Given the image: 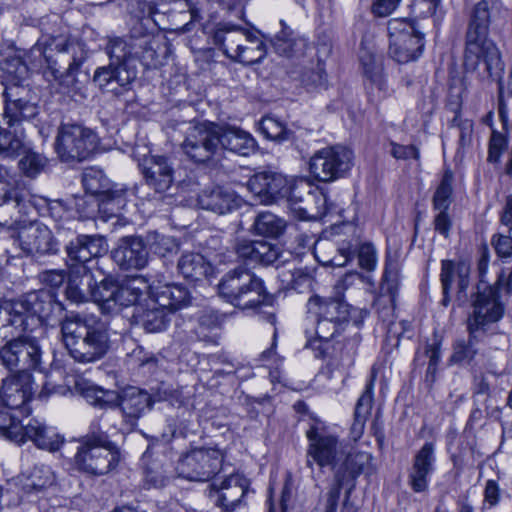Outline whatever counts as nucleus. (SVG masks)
Instances as JSON below:
<instances>
[{
    "instance_id": "f257e3e1",
    "label": "nucleus",
    "mask_w": 512,
    "mask_h": 512,
    "mask_svg": "<svg viewBox=\"0 0 512 512\" xmlns=\"http://www.w3.org/2000/svg\"><path fill=\"white\" fill-rule=\"evenodd\" d=\"M489 22V1L482 0L475 6L466 32L464 68L479 77L498 78L503 62L496 44L488 38Z\"/></svg>"
},
{
    "instance_id": "f03ea898",
    "label": "nucleus",
    "mask_w": 512,
    "mask_h": 512,
    "mask_svg": "<svg viewBox=\"0 0 512 512\" xmlns=\"http://www.w3.org/2000/svg\"><path fill=\"white\" fill-rule=\"evenodd\" d=\"M62 340L71 357L79 363L101 359L109 348L105 324L96 317L75 314L61 321Z\"/></svg>"
},
{
    "instance_id": "7ed1b4c3",
    "label": "nucleus",
    "mask_w": 512,
    "mask_h": 512,
    "mask_svg": "<svg viewBox=\"0 0 512 512\" xmlns=\"http://www.w3.org/2000/svg\"><path fill=\"white\" fill-rule=\"evenodd\" d=\"M190 293L182 285L153 283L149 286L145 303L134 308L135 324L148 333H159L167 329L171 316L190 305Z\"/></svg>"
},
{
    "instance_id": "20e7f679",
    "label": "nucleus",
    "mask_w": 512,
    "mask_h": 512,
    "mask_svg": "<svg viewBox=\"0 0 512 512\" xmlns=\"http://www.w3.org/2000/svg\"><path fill=\"white\" fill-rule=\"evenodd\" d=\"M74 390L90 405L108 409L119 407L123 419L130 425H135L137 420L152 408L151 395L137 387H127L118 393L115 390L104 389L91 381L79 378L75 381Z\"/></svg>"
},
{
    "instance_id": "39448f33",
    "label": "nucleus",
    "mask_w": 512,
    "mask_h": 512,
    "mask_svg": "<svg viewBox=\"0 0 512 512\" xmlns=\"http://www.w3.org/2000/svg\"><path fill=\"white\" fill-rule=\"evenodd\" d=\"M56 308H59V304L52 292L40 290L28 293L12 301L7 308L6 314L9 317L5 328L44 335L43 321L48 319Z\"/></svg>"
},
{
    "instance_id": "423d86ee",
    "label": "nucleus",
    "mask_w": 512,
    "mask_h": 512,
    "mask_svg": "<svg viewBox=\"0 0 512 512\" xmlns=\"http://www.w3.org/2000/svg\"><path fill=\"white\" fill-rule=\"evenodd\" d=\"M213 39L229 59L244 65L258 63L266 55L265 45L258 36L234 24H219Z\"/></svg>"
},
{
    "instance_id": "0eeeda50",
    "label": "nucleus",
    "mask_w": 512,
    "mask_h": 512,
    "mask_svg": "<svg viewBox=\"0 0 512 512\" xmlns=\"http://www.w3.org/2000/svg\"><path fill=\"white\" fill-rule=\"evenodd\" d=\"M30 57L42 65V60L50 65L51 63H57L54 60V55L57 53L60 57V61L67 64V76L64 82H67V93L70 97L75 96L73 88H70V84L74 86L75 79L73 73L78 70L82 63L86 59V53L83 47L73 41H69L66 36H43L36 44L30 49Z\"/></svg>"
},
{
    "instance_id": "6e6552de",
    "label": "nucleus",
    "mask_w": 512,
    "mask_h": 512,
    "mask_svg": "<svg viewBox=\"0 0 512 512\" xmlns=\"http://www.w3.org/2000/svg\"><path fill=\"white\" fill-rule=\"evenodd\" d=\"M219 295L241 309H250L266 301L263 281L253 272L238 267L228 272L218 284Z\"/></svg>"
},
{
    "instance_id": "1a4fd4ad",
    "label": "nucleus",
    "mask_w": 512,
    "mask_h": 512,
    "mask_svg": "<svg viewBox=\"0 0 512 512\" xmlns=\"http://www.w3.org/2000/svg\"><path fill=\"white\" fill-rule=\"evenodd\" d=\"M120 461L118 448L101 436L87 437L74 456L75 467L86 474L99 476L114 469Z\"/></svg>"
},
{
    "instance_id": "9d476101",
    "label": "nucleus",
    "mask_w": 512,
    "mask_h": 512,
    "mask_svg": "<svg viewBox=\"0 0 512 512\" xmlns=\"http://www.w3.org/2000/svg\"><path fill=\"white\" fill-rule=\"evenodd\" d=\"M98 144L97 135L78 124H62L55 139V150L64 162H81L89 158Z\"/></svg>"
},
{
    "instance_id": "9b49d317",
    "label": "nucleus",
    "mask_w": 512,
    "mask_h": 512,
    "mask_svg": "<svg viewBox=\"0 0 512 512\" xmlns=\"http://www.w3.org/2000/svg\"><path fill=\"white\" fill-rule=\"evenodd\" d=\"M389 53L398 63L417 60L422 54L423 34L406 19H391L388 22Z\"/></svg>"
},
{
    "instance_id": "f8f14e48",
    "label": "nucleus",
    "mask_w": 512,
    "mask_h": 512,
    "mask_svg": "<svg viewBox=\"0 0 512 512\" xmlns=\"http://www.w3.org/2000/svg\"><path fill=\"white\" fill-rule=\"evenodd\" d=\"M223 454L216 448H195L183 454L176 465L179 477L189 481L206 482L221 469Z\"/></svg>"
},
{
    "instance_id": "ddd939ff",
    "label": "nucleus",
    "mask_w": 512,
    "mask_h": 512,
    "mask_svg": "<svg viewBox=\"0 0 512 512\" xmlns=\"http://www.w3.org/2000/svg\"><path fill=\"white\" fill-rule=\"evenodd\" d=\"M504 314V306L499 300L498 290L486 286L479 290L473 302V311L467 319L469 334L477 335L485 332L494 323H497Z\"/></svg>"
},
{
    "instance_id": "4468645a",
    "label": "nucleus",
    "mask_w": 512,
    "mask_h": 512,
    "mask_svg": "<svg viewBox=\"0 0 512 512\" xmlns=\"http://www.w3.org/2000/svg\"><path fill=\"white\" fill-rule=\"evenodd\" d=\"M5 98L4 119L9 127H16L32 120L38 114V106L29 88L11 84L3 92Z\"/></svg>"
},
{
    "instance_id": "2eb2a0df",
    "label": "nucleus",
    "mask_w": 512,
    "mask_h": 512,
    "mask_svg": "<svg viewBox=\"0 0 512 512\" xmlns=\"http://www.w3.org/2000/svg\"><path fill=\"white\" fill-rule=\"evenodd\" d=\"M82 182L86 192L101 197L99 210L109 216H116L125 205L122 195L110 191V181L101 170L87 169Z\"/></svg>"
},
{
    "instance_id": "dca6fc26",
    "label": "nucleus",
    "mask_w": 512,
    "mask_h": 512,
    "mask_svg": "<svg viewBox=\"0 0 512 512\" xmlns=\"http://www.w3.org/2000/svg\"><path fill=\"white\" fill-rule=\"evenodd\" d=\"M34 392V381L28 371H17L2 380L0 399L10 409L28 411L27 403Z\"/></svg>"
},
{
    "instance_id": "f3484780",
    "label": "nucleus",
    "mask_w": 512,
    "mask_h": 512,
    "mask_svg": "<svg viewBox=\"0 0 512 512\" xmlns=\"http://www.w3.org/2000/svg\"><path fill=\"white\" fill-rule=\"evenodd\" d=\"M218 146L217 130L202 124L190 128L182 143L184 153L196 162L209 160Z\"/></svg>"
},
{
    "instance_id": "a211bd4d",
    "label": "nucleus",
    "mask_w": 512,
    "mask_h": 512,
    "mask_svg": "<svg viewBox=\"0 0 512 512\" xmlns=\"http://www.w3.org/2000/svg\"><path fill=\"white\" fill-rule=\"evenodd\" d=\"M370 459L367 453L345 455L335 470V484L328 493L326 512H335L342 486L348 479L360 475Z\"/></svg>"
},
{
    "instance_id": "6ab92c4d",
    "label": "nucleus",
    "mask_w": 512,
    "mask_h": 512,
    "mask_svg": "<svg viewBox=\"0 0 512 512\" xmlns=\"http://www.w3.org/2000/svg\"><path fill=\"white\" fill-rule=\"evenodd\" d=\"M146 184L157 193L167 191L174 180V168L165 156L148 155L139 163Z\"/></svg>"
},
{
    "instance_id": "aec40b11",
    "label": "nucleus",
    "mask_w": 512,
    "mask_h": 512,
    "mask_svg": "<svg viewBox=\"0 0 512 512\" xmlns=\"http://www.w3.org/2000/svg\"><path fill=\"white\" fill-rule=\"evenodd\" d=\"M14 243L27 255L48 254L56 250L51 231L46 226L30 224L21 228Z\"/></svg>"
},
{
    "instance_id": "412c9836",
    "label": "nucleus",
    "mask_w": 512,
    "mask_h": 512,
    "mask_svg": "<svg viewBox=\"0 0 512 512\" xmlns=\"http://www.w3.org/2000/svg\"><path fill=\"white\" fill-rule=\"evenodd\" d=\"M112 258L123 270H140L148 263V252L142 238L127 236L118 241Z\"/></svg>"
},
{
    "instance_id": "4be33fe9",
    "label": "nucleus",
    "mask_w": 512,
    "mask_h": 512,
    "mask_svg": "<svg viewBox=\"0 0 512 512\" xmlns=\"http://www.w3.org/2000/svg\"><path fill=\"white\" fill-rule=\"evenodd\" d=\"M30 208V193L27 189L19 185L0 188V224H6L8 219L17 222L19 216L29 213Z\"/></svg>"
},
{
    "instance_id": "5701e85b",
    "label": "nucleus",
    "mask_w": 512,
    "mask_h": 512,
    "mask_svg": "<svg viewBox=\"0 0 512 512\" xmlns=\"http://www.w3.org/2000/svg\"><path fill=\"white\" fill-rule=\"evenodd\" d=\"M107 250L105 239L100 235H77L66 245L70 267L85 265Z\"/></svg>"
},
{
    "instance_id": "b1692460",
    "label": "nucleus",
    "mask_w": 512,
    "mask_h": 512,
    "mask_svg": "<svg viewBox=\"0 0 512 512\" xmlns=\"http://www.w3.org/2000/svg\"><path fill=\"white\" fill-rule=\"evenodd\" d=\"M353 152L336 145L322 151V182H331L344 177L353 166Z\"/></svg>"
},
{
    "instance_id": "393cba45",
    "label": "nucleus",
    "mask_w": 512,
    "mask_h": 512,
    "mask_svg": "<svg viewBox=\"0 0 512 512\" xmlns=\"http://www.w3.org/2000/svg\"><path fill=\"white\" fill-rule=\"evenodd\" d=\"M198 205L204 210L211 211L218 215L231 213L242 205V198L234 191L224 187L205 189L197 199Z\"/></svg>"
},
{
    "instance_id": "a878e982",
    "label": "nucleus",
    "mask_w": 512,
    "mask_h": 512,
    "mask_svg": "<svg viewBox=\"0 0 512 512\" xmlns=\"http://www.w3.org/2000/svg\"><path fill=\"white\" fill-rule=\"evenodd\" d=\"M134 58H137L146 68H156L161 62L164 50V41L161 36H155L149 31H138L136 33Z\"/></svg>"
},
{
    "instance_id": "bb28decb",
    "label": "nucleus",
    "mask_w": 512,
    "mask_h": 512,
    "mask_svg": "<svg viewBox=\"0 0 512 512\" xmlns=\"http://www.w3.org/2000/svg\"><path fill=\"white\" fill-rule=\"evenodd\" d=\"M137 76V71L134 67H130L128 62L116 63L111 62L108 67H101L95 71L94 82L101 88L109 87V91L119 93L114 84L120 88L129 86Z\"/></svg>"
},
{
    "instance_id": "cd10ccee",
    "label": "nucleus",
    "mask_w": 512,
    "mask_h": 512,
    "mask_svg": "<svg viewBox=\"0 0 512 512\" xmlns=\"http://www.w3.org/2000/svg\"><path fill=\"white\" fill-rule=\"evenodd\" d=\"M93 275L86 265L70 267L65 295L75 304L86 303L92 295Z\"/></svg>"
},
{
    "instance_id": "c85d7f7f",
    "label": "nucleus",
    "mask_w": 512,
    "mask_h": 512,
    "mask_svg": "<svg viewBox=\"0 0 512 512\" xmlns=\"http://www.w3.org/2000/svg\"><path fill=\"white\" fill-rule=\"evenodd\" d=\"M15 341L17 342V352L20 362L18 371H28L37 369L41 364V346L40 339L43 334L34 332H15Z\"/></svg>"
},
{
    "instance_id": "c756f323",
    "label": "nucleus",
    "mask_w": 512,
    "mask_h": 512,
    "mask_svg": "<svg viewBox=\"0 0 512 512\" xmlns=\"http://www.w3.org/2000/svg\"><path fill=\"white\" fill-rule=\"evenodd\" d=\"M23 443L27 440L32 441L38 448L55 452L59 450L64 439L53 428L36 419H31L23 426L21 432Z\"/></svg>"
},
{
    "instance_id": "7c9ffc66",
    "label": "nucleus",
    "mask_w": 512,
    "mask_h": 512,
    "mask_svg": "<svg viewBox=\"0 0 512 512\" xmlns=\"http://www.w3.org/2000/svg\"><path fill=\"white\" fill-rule=\"evenodd\" d=\"M363 75L369 83L368 89L377 91L379 99L388 95V83L384 73L383 60L370 52H363L360 56Z\"/></svg>"
},
{
    "instance_id": "2f4dec72",
    "label": "nucleus",
    "mask_w": 512,
    "mask_h": 512,
    "mask_svg": "<svg viewBox=\"0 0 512 512\" xmlns=\"http://www.w3.org/2000/svg\"><path fill=\"white\" fill-rule=\"evenodd\" d=\"M363 75L369 83L368 89L377 91L379 99L388 95V83L384 73L383 60L370 52H363L360 56Z\"/></svg>"
},
{
    "instance_id": "473e14b6",
    "label": "nucleus",
    "mask_w": 512,
    "mask_h": 512,
    "mask_svg": "<svg viewBox=\"0 0 512 512\" xmlns=\"http://www.w3.org/2000/svg\"><path fill=\"white\" fill-rule=\"evenodd\" d=\"M363 75L369 83L368 89L377 91L379 99L388 95V83L384 73L383 60L370 52H363L360 56Z\"/></svg>"
},
{
    "instance_id": "72a5a7b5",
    "label": "nucleus",
    "mask_w": 512,
    "mask_h": 512,
    "mask_svg": "<svg viewBox=\"0 0 512 512\" xmlns=\"http://www.w3.org/2000/svg\"><path fill=\"white\" fill-rule=\"evenodd\" d=\"M470 267L465 262H454L443 260L441 265L440 279L445 294L449 293L452 286H457L458 297H465L469 285Z\"/></svg>"
},
{
    "instance_id": "f704fd0d",
    "label": "nucleus",
    "mask_w": 512,
    "mask_h": 512,
    "mask_svg": "<svg viewBox=\"0 0 512 512\" xmlns=\"http://www.w3.org/2000/svg\"><path fill=\"white\" fill-rule=\"evenodd\" d=\"M217 133L219 145L241 156H248L257 148V142L253 136L240 128H221Z\"/></svg>"
},
{
    "instance_id": "c9c22d12",
    "label": "nucleus",
    "mask_w": 512,
    "mask_h": 512,
    "mask_svg": "<svg viewBox=\"0 0 512 512\" xmlns=\"http://www.w3.org/2000/svg\"><path fill=\"white\" fill-rule=\"evenodd\" d=\"M247 491V480L238 475H230L222 481L216 491V503L227 509L233 510L244 497Z\"/></svg>"
},
{
    "instance_id": "e433bc0d",
    "label": "nucleus",
    "mask_w": 512,
    "mask_h": 512,
    "mask_svg": "<svg viewBox=\"0 0 512 512\" xmlns=\"http://www.w3.org/2000/svg\"><path fill=\"white\" fill-rule=\"evenodd\" d=\"M179 273L190 281H200L212 274L213 268L203 255L194 252L184 253L178 260Z\"/></svg>"
},
{
    "instance_id": "4c0bfd02",
    "label": "nucleus",
    "mask_w": 512,
    "mask_h": 512,
    "mask_svg": "<svg viewBox=\"0 0 512 512\" xmlns=\"http://www.w3.org/2000/svg\"><path fill=\"white\" fill-rule=\"evenodd\" d=\"M282 29L272 39V45L276 53L286 57L304 54L308 45L307 40L303 37H293V31L280 22Z\"/></svg>"
},
{
    "instance_id": "58836bf2",
    "label": "nucleus",
    "mask_w": 512,
    "mask_h": 512,
    "mask_svg": "<svg viewBox=\"0 0 512 512\" xmlns=\"http://www.w3.org/2000/svg\"><path fill=\"white\" fill-rule=\"evenodd\" d=\"M306 320L312 325L311 328L305 329V349L315 351V358L320 357V338L317 327L320 323V297L313 294L306 304Z\"/></svg>"
},
{
    "instance_id": "ea45409f",
    "label": "nucleus",
    "mask_w": 512,
    "mask_h": 512,
    "mask_svg": "<svg viewBox=\"0 0 512 512\" xmlns=\"http://www.w3.org/2000/svg\"><path fill=\"white\" fill-rule=\"evenodd\" d=\"M126 9L130 16L137 21L135 25L138 31H149L156 25L154 15L157 8L152 2L144 0H126Z\"/></svg>"
},
{
    "instance_id": "a19ab883",
    "label": "nucleus",
    "mask_w": 512,
    "mask_h": 512,
    "mask_svg": "<svg viewBox=\"0 0 512 512\" xmlns=\"http://www.w3.org/2000/svg\"><path fill=\"white\" fill-rule=\"evenodd\" d=\"M136 33L137 27L133 26L128 38L116 37L109 40L106 51L114 64L134 59L135 48L132 45L135 44Z\"/></svg>"
},
{
    "instance_id": "79ce46f5",
    "label": "nucleus",
    "mask_w": 512,
    "mask_h": 512,
    "mask_svg": "<svg viewBox=\"0 0 512 512\" xmlns=\"http://www.w3.org/2000/svg\"><path fill=\"white\" fill-rule=\"evenodd\" d=\"M373 387V380H370L357 401L354 413V423L351 427V432L354 436V439H357L362 435L365 423L370 416L373 404Z\"/></svg>"
},
{
    "instance_id": "37998d69",
    "label": "nucleus",
    "mask_w": 512,
    "mask_h": 512,
    "mask_svg": "<svg viewBox=\"0 0 512 512\" xmlns=\"http://www.w3.org/2000/svg\"><path fill=\"white\" fill-rule=\"evenodd\" d=\"M56 482V474L48 465L38 463L27 473L25 488L29 491H41Z\"/></svg>"
},
{
    "instance_id": "c03bdc74",
    "label": "nucleus",
    "mask_w": 512,
    "mask_h": 512,
    "mask_svg": "<svg viewBox=\"0 0 512 512\" xmlns=\"http://www.w3.org/2000/svg\"><path fill=\"white\" fill-rule=\"evenodd\" d=\"M284 229L285 222L268 211L259 213L252 225L253 233L265 237L276 238L283 233Z\"/></svg>"
},
{
    "instance_id": "a18cd8bd",
    "label": "nucleus",
    "mask_w": 512,
    "mask_h": 512,
    "mask_svg": "<svg viewBox=\"0 0 512 512\" xmlns=\"http://www.w3.org/2000/svg\"><path fill=\"white\" fill-rule=\"evenodd\" d=\"M345 455V444L332 435H322V466L332 465L336 470Z\"/></svg>"
},
{
    "instance_id": "49530a36",
    "label": "nucleus",
    "mask_w": 512,
    "mask_h": 512,
    "mask_svg": "<svg viewBox=\"0 0 512 512\" xmlns=\"http://www.w3.org/2000/svg\"><path fill=\"white\" fill-rule=\"evenodd\" d=\"M291 189V185L283 175L269 171L267 187H265L267 193L263 195L261 203L272 204L279 197L290 195Z\"/></svg>"
},
{
    "instance_id": "de8ad7c7",
    "label": "nucleus",
    "mask_w": 512,
    "mask_h": 512,
    "mask_svg": "<svg viewBox=\"0 0 512 512\" xmlns=\"http://www.w3.org/2000/svg\"><path fill=\"white\" fill-rule=\"evenodd\" d=\"M139 283L145 287L144 283L138 279L128 280L120 286L117 285L115 290V307H136L139 304L137 303L138 300L143 294V289L138 285Z\"/></svg>"
},
{
    "instance_id": "09e8293b",
    "label": "nucleus",
    "mask_w": 512,
    "mask_h": 512,
    "mask_svg": "<svg viewBox=\"0 0 512 512\" xmlns=\"http://www.w3.org/2000/svg\"><path fill=\"white\" fill-rule=\"evenodd\" d=\"M23 424L6 409H0V437L17 444H23Z\"/></svg>"
},
{
    "instance_id": "8fccbe9b",
    "label": "nucleus",
    "mask_w": 512,
    "mask_h": 512,
    "mask_svg": "<svg viewBox=\"0 0 512 512\" xmlns=\"http://www.w3.org/2000/svg\"><path fill=\"white\" fill-rule=\"evenodd\" d=\"M259 130L267 139L276 142L287 141L292 136V131L273 116H264L259 122Z\"/></svg>"
},
{
    "instance_id": "3c124183",
    "label": "nucleus",
    "mask_w": 512,
    "mask_h": 512,
    "mask_svg": "<svg viewBox=\"0 0 512 512\" xmlns=\"http://www.w3.org/2000/svg\"><path fill=\"white\" fill-rule=\"evenodd\" d=\"M117 285L109 279H103L99 284L93 285L91 299L100 305L103 310L115 309V295Z\"/></svg>"
},
{
    "instance_id": "603ef678",
    "label": "nucleus",
    "mask_w": 512,
    "mask_h": 512,
    "mask_svg": "<svg viewBox=\"0 0 512 512\" xmlns=\"http://www.w3.org/2000/svg\"><path fill=\"white\" fill-rule=\"evenodd\" d=\"M24 149V140L22 132L16 129L12 133L0 126V154L5 157H17Z\"/></svg>"
},
{
    "instance_id": "864d4df0",
    "label": "nucleus",
    "mask_w": 512,
    "mask_h": 512,
    "mask_svg": "<svg viewBox=\"0 0 512 512\" xmlns=\"http://www.w3.org/2000/svg\"><path fill=\"white\" fill-rule=\"evenodd\" d=\"M306 437L309 441V446L306 454V466L309 470L310 476L316 480L314 465L320 467V434L316 425L311 427L306 432Z\"/></svg>"
},
{
    "instance_id": "5fc2aeb1",
    "label": "nucleus",
    "mask_w": 512,
    "mask_h": 512,
    "mask_svg": "<svg viewBox=\"0 0 512 512\" xmlns=\"http://www.w3.org/2000/svg\"><path fill=\"white\" fill-rule=\"evenodd\" d=\"M47 158L37 152L27 151L19 160L18 166L20 171L29 178H36L47 166Z\"/></svg>"
},
{
    "instance_id": "6e6d98bb",
    "label": "nucleus",
    "mask_w": 512,
    "mask_h": 512,
    "mask_svg": "<svg viewBox=\"0 0 512 512\" xmlns=\"http://www.w3.org/2000/svg\"><path fill=\"white\" fill-rule=\"evenodd\" d=\"M148 244L150 250L160 257L176 253L179 249V244L173 237L158 232H152L148 235Z\"/></svg>"
},
{
    "instance_id": "4d7b16f0",
    "label": "nucleus",
    "mask_w": 512,
    "mask_h": 512,
    "mask_svg": "<svg viewBox=\"0 0 512 512\" xmlns=\"http://www.w3.org/2000/svg\"><path fill=\"white\" fill-rule=\"evenodd\" d=\"M1 69L10 78L11 84L22 85L29 74L27 65L17 56H10L2 63Z\"/></svg>"
},
{
    "instance_id": "13d9d810",
    "label": "nucleus",
    "mask_w": 512,
    "mask_h": 512,
    "mask_svg": "<svg viewBox=\"0 0 512 512\" xmlns=\"http://www.w3.org/2000/svg\"><path fill=\"white\" fill-rule=\"evenodd\" d=\"M168 479V470L164 468L160 461H152L144 470V481L148 487H163Z\"/></svg>"
},
{
    "instance_id": "bf43d9fd",
    "label": "nucleus",
    "mask_w": 512,
    "mask_h": 512,
    "mask_svg": "<svg viewBox=\"0 0 512 512\" xmlns=\"http://www.w3.org/2000/svg\"><path fill=\"white\" fill-rule=\"evenodd\" d=\"M435 462V445L432 442H426L415 453L412 466L432 474L434 471Z\"/></svg>"
},
{
    "instance_id": "052dcab7",
    "label": "nucleus",
    "mask_w": 512,
    "mask_h": 512,
    "mask_svg": "<svg viewBox=\"0 0 512 512\" xmlns=\"http://www.w3.org/2000/svg\"><path fill=\"white\" fill-rule=\"evenodd\" d=\"M476 335H471L467 341L459 340L454 344L451 361L454 363H468L473 360L478 352L475 342Z\"/></svg>"
},
{
    "instance_id": "680f3d73",
    "label": "nucleus",
    "mask_w": 512,
    "mask_h": 512,
    "mask_svg": "<svg viewBox=\"0 0 512 512\" xmlns=\"http://www.w3.org/2000/svg\"><path fill=\"white\" fill-rule=\"evenodd\" d=\"M453 176L451 172H445L434 195V208L437 210H447L450 205L452 194Z\"/></svg>"
},
{
    "instance_id": "e2e57ef3",
    "label": "nucleus",
    "mask_w": 512,
    "mask_h": 512,
    "mask_svg": "<svg viewBox=\"0 0 512 512\" xmlns=\"http://www.w3.org/2000/svg\"><path fill=\"white\" fill-rule=\"evenodd\" d=\"M127 361L133 367H147L149 371L154 369L157 364L156 357L141 346L136 347L127 355Z\"/></svg>"
},
{
    "instance_id": "0e129e2a",
    "label": "nucleus",
    "mask_w": 512,
    "mask_h": 512,
    "mask_svg": "<svg viewBox=\"0 0 512 512\" xmlns=\"http://www.w3.org/2000/svg\"><path fill=\"white\" fill-rule=\"evenodd\" d=\"M10 339L0 350V361L9 371L20 369V362L17 352L15 337Z\"/></svg>"
},
{
    "instance_id": "69168bd1",
    "label": "nucleus",
    "mask_w": 512,
    "mask_h": 512,
    "mask_svg": "<svg viewBox=\"0 0 512 512\" xmlns=\"http://www.w3.org/2000/svg\"><path fill=\"white\" fill-rule=\"evenodd\" d=\"M279 257L277 248L267 241H256V251L254 262L269 265L274 263Z\"/></svg>"
},
{
    "instance_id": "338daca9",
    "label": "nucleus",
    "mask_w": 512,
    "mask_h": 512,
    "mask_svg": "<svg viewBox=\"0 0 512 512\" xmlns=\"http://www.w3.org/2000/svg\"><path fill=\"white\" fill-rule=\"evenodd\" d=\"M430 473L411 466L408 474V484L416 493L425 492L428 489Z\"/></svg>"
},
{
    "instance_id": "774afa93",
    "label": "nucleus",
    "mask_w": 512,
    "mask_h": 512,
    "mask_svg": "<svg viewBox=\"0 0 512 512\" xmlns=\"http://www.w3.org/2000/svg\"><path fill=\"white\" fill-rule=\"evenodd\" d=\"M491 244L499 258L512 257V235L497 233L492 236Z\"/></svg>"
}]
</instances>
